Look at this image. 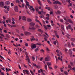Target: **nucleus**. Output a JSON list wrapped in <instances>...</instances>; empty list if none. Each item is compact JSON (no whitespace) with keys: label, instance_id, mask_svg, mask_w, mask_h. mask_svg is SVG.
I'll use <instances>...</instances> for the list:
<instances>
[{"label":"nucleus","instance_id":"obj_1","mask_svg":"<svg viewBox=\"0 0 75 75\" xmlns=\"http://www.w3.org/2000/svg\"><path fill=\"white\" fill-rule=\"evenodd\" d=\"M65 51L66 54H68L69 53L70 55V57H72V52L71 51V50L69 49V51L67 49H65Z\"/></svg>","mask_w":75,"mask_h":75},{"label":"nucleus","instance_id":"obj_2","mask_svg":"<svg viewBox=\"0 0 75 75\" xmlns=\"http://www.w3.org/2000/svg\"><path fill=\"white\" fill-rule=\"evenodd\" d=\"M25 54L26 55V58L27 59L28 62L29 63H30V59H29V57H28V53L27 52H25Z\"/></svg>","mask_w":75,"mask_h":75},{"label":"nucleus","instance_id":"obj_3","mask_svg":"<svg viewBox=\"0 0 75 75\" xmlns=\"http://www.w3.org/2000/svg\"><path fill=\"white\" fill-rule=\"evenodd\" d=\"M24 34L26 36H28V35H30L31 34V33L27 31L25 32L24 33Z\"/></svg>","mask_w":75,"mask_h":75},{"label":"nucleus","instance_id":"obj_4","mask_svg":"<svg viewBox=\"0 0 75 75\" xmlns=\"http://www.w3.org/2000/svg\"><path fill=\"white\" fill-rule=\"evenodd\" d=\"M31 47L32 49H34L36 47H37V46H36L35 44H34L33 43H32L31 44Z\"/></svg>","mask_w":75,"mask_h":75},{"label":"nucleus","instance_id":"obj_5","mask_svg":"<svg viewBox=\"0 0 75 75\" xmlns=\"http://www.w3.org/2000/svg\"><path fill=\"white\" fill-rule=\"evenodd\" d=\"M66 28L67 30H69V29H70L72 28V27L71 25L69 24L68 26H66Z\"/></svg>","mask_w":75,"mask_h":75},{"label":"nucleus","instance_id":"obj_6","mask_svg":"<svg viewBox=\"0 0 75 75\" xmlns=\"http://www.w3.org/2000/svg\"><path fill=\"white\" fill-rule=\"evenodd\" d=\"M36 18L37 19H35V21L36 22H38V23H39V24H40V25H41V26H42V24H41V22H40V21H38V20H37V18H38V17L36 16Z\"/></svg>","mask_w":75,"mask_h":75},{"label":"nucleus","instance_id":"obj_7","mask_svg":"<svg viewBox=\"0 0 75 75\" xmlns=\"http://www.w3.org/2000/svg\"><path fill=\"white\" fill-rule=\"evenodd\" d=\"M14 9L16 12H18V6H16Z\"/></svg>","mask_w":75,"mask_h":75},{"label":"nucleus","instance_id":"obj_8","mask_svg":"<svg viewBox=\"0 0 75 75\" xmlns=\"http://www.w3.org/2000/svg\"><path fill=\"white\" fill-rule=\"evenodd\" d=\"M4 6V3L2 2H0V6L3 7Z\"/></svg>","mask_w":75,"mask_h":75},{"label":"nucleus","instance_id":"obj_9","mask_svg":"<svg viewBox=\"0 0 75 75\" xmlns=\"http://www.w3.org/2000/svg\"><path fill=\"white\" fill-rule=\"evenodd\" d=\"M45 61H50V58L49 57H46L45 58Z\"/></svg>","mask_w":75,"mask_h":75},{"label":"nucleus","instance_id":"obj_10","mask_svg":"<svg viewBox=\"0 0 75 75\" xmlns=\"http://www.w3.org/2000/svg\"><path fill=\"white\" fill-rule=\"evenodd\" d=\"M22 19L24 21H26V17L24 16H22Z\"/></svg>","mask_w":75,"mask_h":75},{"label":"nucleus","instance_id":"obj_11","mask_svg":"<svg viewBox=\"0 0 75 75\" xmlns=\"http://www.w3.org/2000/svg\"><path fill=\"white\" fill-rule=\"evenodd\" d=\"M45 36V38H44V39H45V41H47V38H48V37L47 36H46L45 35H44Z\"/></svg>","mask_w":75,"mask_h":75},{"label":"nucleus","instance_id":"obj_12","mask_svg":"<svg viewBox=\"0 0 75 75\" xmlns=\"http://www.w3.org/2000/svg\"><path fill=\"white\" fill-rule=\"evenodd\" d=\"M29 29H30V30H35L36 28H35L32 27H31V26H30L29 27Z\"/></svg>","mask_w":75,"mask_h":75},{"label":"nucleus","instance_id":"obj_13","mask_svg":"<svg viewBox=\"0 0 75 75\" xmlns=\"http://www.w3.org/2000/svg\"><path fill=\"white\" fill-rule=\"evenodd\" d=\"M38 4H39L40 6H42V4H41V1H40V0H38Z\"/></svg>","mask_w":75,"mask_h":75},{"label":"nucleus","instance_id":"obj_14","mask_svg":"<svg viewBox=\"0 0 75 75\" xmlns=\"http://www.w3.org/2000/svg\"><path fill=\"white\" fill-rule=\"evenodd\" d=\"M61 29L63 31H65V30L64 29V25H61Z\"/></svg>","mask_w":75,"mask_h":75},{"label":"nucleus","instance_id":"obj_15","mask_svg":"<svg viewBox=\"0 0 75 75\" xmlns=\"http://www.w3.org/2000/svg\"><path fill=\"white\" fill-rule=\"evenodd\" d=\"M68 21H69V23H71V24H73L74 23V22H72V20L70 19H68Z\"/></svg>","mask_w":75,"mask_h":75},{"label":"nucleus","instance_id":"obj_16","mask_svg":"<svg viewBox=\"0 0 75 75\" xmlns=\"http://www.w3.org/2000/svg\"><path fill=\"white\" fill-rule=\"evenodd\" d=\"M35 25V23L33 22H31L30 23V26H34Z\"/></svg>","mask_w":75,"mask_h":75},{"label":"nucleus","instance_id":"obj_17","mask_svg":"<svg viewBox=\"0 0 75 75\" xmlns=\"http://www.w3.org/2000/svg\"><path fill=\"white\" fill-rule=\"evenodd\" d=\"M47 64L48 67H50V66H51V63L50 62H47Z\"/></svg>","mask_w":75,"mask_h":75},{"label":"nucleus","instance_id":"obj_18","mask_svg":"<svg viewBox=\"0 0 75 75\" xmlns=\"http://www.w3.org/2000/svg\"><path fill=\"white\" fill-rule=\"evenodd\" d=\"M41 72L43 73V70L42 69H40V70H38V72L39 74H40L41 73Z\"/></svg>","mask_w":75,"mask_h":75},{"label":"nucleus","instance_id":"obj_19","mask_svg":"<svg viewBox=\"0 0 75 75\" xmlns=\"http://www.w3.org/2000/svg\"><path fill=\"white\" fill-rule=\"evenodd\" d=\"M27 20L29 22H31L32 21V20L30 18H28L27 19Z\"/></svg>","mask_w":75,"mask_h":75},{"label":"nucleus","instance_id":"obj_20","mask_svg":"<svg viewBox=\"0 0 75 75\" xmlns=\"http://www.w3.org/2000/svg\"><path fill=\"white\" fill-rule=\"evenodd\" d=\"M6 4H7V5H8V4H10V2L8 1H6L5 2Z\"/></svg>","mask_w":75,"mask_h":75},{"label":"nucleus","instance_id":"obj_21","mask_svg":"<svg viewBox=\"0 0 75 75\" xmlns=\"http://www.w3.org/2000/svg\"><path fill=\"white\" fill-rule=\"evenodd\" d=\"M38 31H39V32H40V33H43V31H42V30L40 29H39L38 30Z\"/></svg>","mask_w":75,"mask_h":75},{"label":"nucleus","instance_id":"obj_22","mask_svg":"<svg viewBox=\"0 0 75 75\" xmlns=\"http://www.w3.org/2000/svg\"><path fill=\"white\" fill-rule=\"evenodd\" d=\"M22 28L23 31H25V27L24 26H23L22 27Z\"/></svg>","mask_w":75,"mask_h":75},{"label":"nucleus","instance_id":"obj_23","mask_svg":"<svg viewBox=\"0 0 75 75\" xmlns=\"http://www.w3.org/2000/svg\"><path fill=\"white\" fill-rule=\"evenodd\" d=\"M66 2H67L68 4H69L71 3V1L70 0H67L66 1Z\"/></svg>","mask_w":75,"mask_h":75},{"label":"nucleus","instance_id":"obj_24","mask_svg":"<svg viewBox=\"0 0 75 75\" xmlns=\"http://www.w3.org/2000/svg\"><path fill=\"white\" fill-rule=\"evenodd\" d=\"M36 26V27L37 28H40V26L38 25H35Z\"/></svg>","mask_w":75,"mask_h":75},{"label":"nucleus","instance_id":"obj_25","mask_svg":"<svg viewBox=\"0 0 75 75\" xmlns=\"http://www.w3.org/2000/svg\"><path fill=\"white\" fill-rule=\"evenodd\" d=\"M67 37L68 38H70V37H71V35L69 34H67L66 35Z\"/></svg>","mask_w":75,"mask_h":75},{"label":"nucleus","instance_id":"obj_26","mask_svg":"<svg viewBox=\"0 0 75 75\" xmlns=\"http://www.w3.org/2000/svg\"><path fill=\"white\" fill-rule=\"evenodd\" d=\"M25 72L26 73V74H27V75H29V71H28L27 70H25Z\"/></svg>","mask_w":75,"mask_h":75},{"label":"nucleus","instance_id":"obj_27","mask_svg":"<svg viewBox=\"0 0 75 75\" xmlns=\"http://www.w3.org/2000/svg\"><path fill=\"white\" fill-rule=\"evenodd\" d=\"M33 8V6H30V7L29 8V9L30 11H32V9L31 8Z\"/></svg>","mask_w":75,"mask_h":75},{"label":"nucleus","instance_id":"obj_28","mask_svg":"<svg viewBox=\"0 0 75 75\" xmlns=\"http://www.w3.org/2000/svg\"><path fill=\"white\" fill-rule=\"evenodd\" d=\"M58 53V54H57V56H59V57L60 56L59 54H58V53H59V51H58V50H57L56 51Z\"/></svg>","mask_w":75,"mask_h":75},{"label":"nucleus","instance_id":"obj_29","mask_svg":"<svg viewBox=\"0 0 75 75\" xmlns=\"http://www.w3.org/2000/svg\"><path fill=\"white\" fill-rule=\"evenodd\" d=\"M55 9H57L58 8V6L55 5L54 7Z\"/></svg>","mask_w":75,"mask_h":75},{"label":"nucleus","instance_id":"obj_30","mask_svg":"<svg viewBox=\"0 0 75 75\" xmlns=\"http://www.w3.org/2000/svg\"><path fill=\"white\" fill-rule=\"evenodd\" d=\"M45 68L46 70H47V65L46 64L45 65Z\"/></svg>","mask_w":75,"mask_h":75},{"label":"nucleus","instance_id":"obj_31","mask_svg":"<svg viewBox=\"0 0 75 75\" xmlns=\"http://www.w3.org/2000/svg\"><path fill=\"white\" fill-rule=\"evenodd\" d=\"M47 1L48 2V3H49V4H51L52 3L50 1V0H47Z\"/></svg>","mask_w":75,"mask_h":75},{"label":"nucleus","instance_id":"obj_32","mask_svg":"<svg viewBox=\"0 0 75 75\" xmlns=\"http://www.w3.org/2000/svg\"><path fill=\"white\" fill-rule=\"evenodd\" d=\"M64 19L65 20V21H67V22H68V20L67 19V18L64 17Z\"/></svg>","mask_w":75,"mask_h":75},{"label":"nucleus","instance_id":"obj_33","mask_svg":"<svg viewBox=\"0 0 75 75\" xmlns=\"http://www.w3.org/2000/svg\"><path fill=\"white\" fill-rule=\"evenodd\" d=\"M68 68H70V69H72V67L70 65H68Z\"/></svg>","mask_w":75,"mask_h":75},{"label":"nucleus","instance_id":"obj_34","mask_svg":"<svg viewBox=\"0 0 75 75\" xmlns=\"http://www.w3.org/2000/svg\"><path fill=\"white\" fill-rule=\"evenodd\" d=\"M35 52H37V51H38V48H36L35 49Z\"/></svg>","mask_w":75,"mask_h":75},{"label":"nucleus","instance_id":"obj_35","mask_svg":"<svg viewBox=\"0 0 75 75\" xmlns=\"http://www.w3.org/2000/svg\"><path fill=\"white\" fill-rule=\"evenodd\" d=\"M35 40V38H30V40L31 41H34V40Z\"/></svg>","mask_w":75,"mask_h":75},{"label":"nucleus","instance_id":"obj_36","mask_svg":"<svg viewBox=\"0 0 75 75\" xmlns=\"http://www.w3.org/2000/svg\"><path fill=\"white\" fill-rule=\"evenodd\" d=\"M71 40L72 41H75V38H71Z\"/></svg>","mask_w":75,"mask_h":75},{"label":"nucleus","instance_id":"obj_37","mask_svg":"<svg viewBox=\"0 0 75 75\" xmlns=\"http://www.w3.org/2000/svg\"><path fill=\"white\" fill-rule=\"evenodd\" d=\"M67 44L69 47H71V44H70V43H68Z\"/></svg>","mask_w":75,"mask_h":75},{"label":"nucleus","instance_id":"obj_38","mask_svg":"<svg viewBox=\"0 0 75 75\" xmlns=\"http://www.w3.org/2000/svg\"><path fill=\"white\" fill-rule=\"evenodd\" d=\"M32 59H33V61H34L35 60V57H34L32 56Z\"/></svg>","mask_w":75,"mask_h":75},{"label":"nucleus","instance_id":"obj_39","mask_svg":"<svg viewBox=\"0 0 75 75\" xmlns=\"http://www.w3.org/2000/svg\"><path fill=\"white\" fill-rule=\"evenodd\" d=\"M64 73L65 75H68V73L67 71H64Z\"/></svg>","mask_w":75,"mask_h":75},{"label":"nucleus","instance_id":"obj_40","mask_svg":"<svg viewBox=\"0 0 75 75\" xmlns=\"http://www.w3.org/2000/svg\"><path fill=\"white\" fill-rule=\"evenodd\" d=\"M57 3L58 4H60V5H61L62 4H61V3L59 2L58 1H57Z\"/></svg>","mask_w":75,"mask_h":75},{"label":"nucleus","instance_id":"obj_41","mask_svg":"<svg viewBox=\"0 0 75 75\" xmlns=\"http://www.w3.org/2000/svg\"><path fill=\"white\" fill-rule=\"evenodd\" d=\"M57 13L59 14H61V11H60L59 10L57 11Z\"/></svg>","mask_w":75,"mask_h":75},{"label":"nucleus","instance_id":"obj_42","mask_svg":"<svg viewBox=\"0 0 75 75\" xmlns=\"http://www.w3.org/2000/svg\"><path fill=\"white\" fill-rule=\"evenodd\" d=\"M71 45L72 46V47H74V46H75V45L74 44V43L72 42L71 43Z\"/></svg>","mask_w":75,"mask_h":75},{"label":"nucleus","instance_id":"obj_43","mask_svg":"<svg viewBox=\"0 0 75 75\" xmlns=\"http://www.w3.org/2000/svg\"><path fill=\"white\" fill-rule=\"evenodd\" d=\"M30 73L32 74V75H34V73L32 71H31V70H30Z\"/></svg>","mask_w":75,"mask_h":75},{"label":"nucleus","instance_id":"obj_44","mask_svg":"<svg viewBox=\"0 0 75 75\" xmlns=\"http://www.w3.org/2000/svg\"><path fill=\"white\" fill-rule=\"evenodd\" d=\"M28 3H28V2L26 3V5L28 7H29L30 6V5L28 4Z\"/></svg>","mask_w":75,"mask_h":75},{"label":"nucleus","instance_id":"obj_45","mask_svg":"<svg viewBox=\"0 0 75 75\" xmlns=\"http://www.w3.org/2000/svg\"><path fill=\"white\" fill-rule=\"evenodd\" d=\"M11 27H16V25H11Z\"/></svg>","mask_w":75,"mask_h":75},{"label":"nucleus","instance_id":"obj_46","mask_svg":"<svg viewBox=\"0 0 75 75\" xmlns=\"http://www.w3.org/2000/svg\"><path fill=\"white\" fill-rule=\"evenodd\" d=\"M40 51L42 52V53H44L45 52V51L43 49H42L40 50Z\"/></svg>","mask_w":75,"mask_h":75},{"label":"nucleus","instance_id":"obj_47","mask_svg":"<svg viewBox=\"0 0 75 75\" xmlns=\"http://www.w3.org/2000/svg\"><path fill=\"white\" fill-rule=\"evenodd\" d=\"M60 70L61 71V72H64V71L63 70V68H61Z\"/></svg>","mask_w":75,"mask_h":75},{"label":"nucleus","instance_id":"obj_48","mask_svg":"<svg viewBox=\"0 0 75 75\" xmlns=\"http://www.w3.org/2000/svg\"><path fill=\"white\" fill-rule=\"evenodd\" d=\"M25 45L26 47H28V44L27 43H26L25 44Z\"/></svg>","mask_w":75,"mask_h":75},{"label":"nucleus","instance_id":"obj_49","mask_svg":"<svg viewBox=\"0 0 75 75\" xmlns=\"http://www.w3.org/2000/svg\"><path fill=\"white\" fill-rule=\"evenodd\" d=\"M55 35L56 37H57V38H59V35H58V34L56 35Z\"/></svg>","mask_w":75,"mask_h":75},{"label":"nucleus","instance_id":"obj_50","mask_svg":"<svg viewBox=\"0 0 75 75\" xmlns=\"http://www.w3.org/2000/svg\"><path fill=\"white\" fill-rule=\"evenodd\" d=\"M44 27L45 28V29H46V30H47V27H46V26L45 25H44Z\"/></svg>","mask_w":75,"mask_h":75},{"label":"nucleus","instance_id":"obj_51","mask_svg":"<svg viewBox=\"0 0 75 75\" xmlns=\"http://www.w3.org/2000/svg\"><path fill=\"white\" fill-rule=\"evenodd\" d=\"M54 33L55 34V35L58 34H57V31H55V30L54 31Z\"/></svg>","mask_w":75,"mask_h":75},{"label":"nucleus","instance_id":"obj_52","mask_svg":"<svg viewBox=\"0 0 75 75\" xmlns=\"http://www.w3.org/2000/svg\"><path fill=\"white\" fill-rule=\"evenodd\" d=\"M33 65H34V66H35V67H38V66H37L36 65V64H35L33 63Z\"/></svg>","mask_w":75,"mask_h":75},{"label":"nucleus","instance_id":"obj_53","mask_svg":"<svg viewBox=\"0 0 75 75\" xmlns=\"http://www.w3.org/2000/svg\"><path fill=\"white\" fill-rule=\"evenodd\" d=\"M53 44L54 45H56V44H57V42H56V41H54L53 42Z\"/></svg>","mask_w":75,"mask_h":75},{"label":"nucleus","instance_id":"obj_54","mask_svg":"<svg viewBox=\"0 0 75 75\" xmlns=\"http://www.w3.org/2000/svg\"><path fill=\"white\" fill-rule=\"evenodd\" d=\"M4 69H5V68L4 67H3L1 68V69L3 70V71H5V70Z\"/></svg>","mask_w":75,"mask_h":75},{"label":"nucleus","instance_id":"obj_55","mask_svg":"<svg viewBox=\"0 0 75 75\" xmlns=\"http://www.w3.org/2000/svg\"><path fill=\"white\" fill-rule=\"evenodd\" d=\"M0 57L1 58V59H4V58H3V57H2V56L0 55Z\"/></svg>","mask_w":75,"mask_h":75},{"label":"nucleus","instance_id":"obj_56","mask_svg":"<svg viewBox=\"0 0 75 75\" xmlns=\"http://www.w3.org/2000/svg\"><path fill=\"white\" fill-rule=\"evenodd\" d=\"M38 45H41V44L40 43H38L37 44Z\"/></svg>","mask_w":75,"mask_h":75},{"label":"nucleus","instance_id":"obj_57","mask_svg":"<svg viewBox=\"0 0 75 75\" xmlns=\"http://www.w3.org/2000/svg\"><path fill=\"white\" fill-rule=\"evenodd\" d=\"M57 1H55L53 3V4H57Z\"/></svg>","mask_w":75,"mask_h":75},{"label":"nucleus","instance_id":"obj_58","mask_svg":"<svg viewBox=\"0 0 75 75\" xmlns=\"http://www.w3.org/2000/svg\"><path fill=\"white\" fill-rule=\"evenodd\" d=\"M60 22H61V23H63V22H64V21H63V20L62 19H60Z\"/></svg>","mask_w":75,"mask_h":75},{"label":"nucleus","instance_id":"obj_59","mask_svg":"<svg viewBox=\"0 0 75 75\" xmlns=\"http://www.w3.org/2000/svg\"><path fill=\"white\" fill-rule=\"evenodd\" d=\"M6 37H7V38H9L10 37V36H9V35H8L6 34Z\"/></svg>","mask_w":75,"mask_h":75},{"label":"nucleus","instance_id":"obj_60","mask_svg":"<svg viewBox=\"0 0 75 75\" xmlns=\"http://www.w3.org/2000/svg\"><path fill=\"white\" fill-rule=\"evenodd\" d=\"M40 17L41 18H42L44 17V16L42 15V16H40Z\"/></svg>","mask_w":75,"mask_h":75},{"label":"nucleus","instance_id":"obj_61","mask_svg":"<svg viewBox=\"0 0 75 75\" xmlns=\"http://www.w3.org/2000/svg\"><path fill=\"white\" fill-rule=\"evenodd\" d=\"M46 19H47V20H49V19H50V17H49V16H47L46 17Z\"/></svg>","mask_w":75,"mask_h":75},{"label":"nucleus","instance_id":"obj_62","mask_svg":"<svg viewBox=\"0 0 75 75\" xmlns=\"http://www.w3.org/2000/svg\"><path fill=\"white\" fill-rule=\"evenodd\" d=\"M4 12H5V13H8V11H7V10H4Z\"/></svg>","mask_w":75,"mask_h":75},{"label":"nucleus","instance_id":"obj_63","mask_svg":"<svg viewBox=\"0 0 75 75\" xmlns=\"http://www.w3.org/2000/svg\"><path fill=\"white\" fill-rule=\"evenodd\" d=\"M8 22H11V19H8Z\"/></svg>","mask_w":75,"mask_h":75},{"label":"nucleus","instance_id":"obj_64","mask_svg":"<svg viewBox=\"0 0 75 75\" xmlns=\"http://www.w3.org/2000/svg\"><path fill=\"white\" fill-rule=\"evenodd\" d=\"M42 14H44V15H45V12L43 11L42 12Z\"/></svg>","mask_w":75,"mask_h":75}]
</instances>
